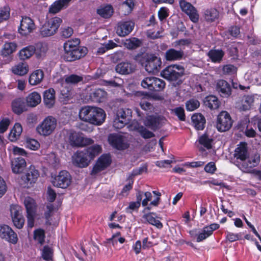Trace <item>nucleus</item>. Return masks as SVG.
I'll list each match as a JSON object with an SVG mask.
<instances>
[{
    "label": "nucleus",
    "instance_id": "obj_17",
    "mask_svg": "<svg viewBox=\"0 0 261 261\" xmlns=\"http://www.w3.org/2000/svg\"><path fill=\"white\" fill-rule=\"evenodd\" d=\"M134 28V23L132 21H121L117 25L116 33L120 37H124L128 35L132 31Z\"/></svg>",
    "mask_w": 261,
    "mask_h": 261
},
{
    "label": "nucleus",
    "instance_id": "obj_60",
    "mask_svg": "<svg viewBox=\"0 0 261 261\" xmlns=\"http://www.w3.org/2000/svg\"><path fill=\"white\" fill-rule=\"evenodd\" d=\"M53 254V249L48 246H45L42 251V257L43 258L46 260H50L51 259Z\"/></svg>",
    "mask_w": 261,
    "mask_h": 261
},
{
    "label": "nucleus",
    "instance_id": "obj_18",
    "mask_svg": "<svg viewBox=\"0 0 261 261\" xmlns=\"http://www.w3.org/2000/svg\"><path fill=\"white\" fill-rule=\"evenodd\" d=\"M136 66L130 62H124L118 64L115 67L117 72L121 74H128L134 72Z\"/></svg>",
    "mask_w": 261,
    "mask_h": 261
},
{
    "label": "nucleus",
    "instance_id": "obj_13",
    "mask_svg": "<svg viewBox=\"0 0 261 261\" xmlns=\"http://www.w3.org/2000/svg\"><path fill=\"white\" fill-rule=\"evenodd\" d=\"M180 8L182 11L189 16L190 20L193 22H197L199 20V14L195 8L190 3L185 0L179 2Z\"/></svg>",
    "mask_w": 261,
    "mask_h": 261
},
{
    "label": "nucleus",
    "instance_id": "obj_27",
    "mask_svg": "<svg viewBox=\"0 0 261 261\" xmlns=\"http://www.w3.org/2000/svg\"><path fill=\"white\" fill-rule=\"evenodd\" d=\"M129 130H136L140 133L142 137L145 139H148L153 137V134L147 130L142 126H140L137 122H133L130 125L128 126Z\"/></svg>",
    "mask_w": 261,
    "mask_h": 261
},
{
    "label": "nucleus",
    "instance_id": "obj_64",
    "mask_svg": "<svg viewBox=\"0 0 261 261\" xmlns=\"http://www.w3.org/2000/svg\"><path fill=\"white\" fill-rule=\"evenodd\" d=\"M10 212L12 218L22 216L21 208L18 205H12L10 207Z\"/></svg>",
    "mask_w": 261,
    "mask_h": 261
},
{
    "label": "nucleus",
    "instance_id": "obj_50",
    "mask_svg": "<svg viewBox=\"0 0 261 261\" xmlns=\"http://www.w3.org/2000/svg\"><path fill=\"white\" fill-rule=\"evenodd\" d=\"M219 16V12L215 9L207 10L204 13L205 19L208 21L215 20Z\"/></svg>",
    "mask_w": 261,
    "mask_h": 261
},
{
    "label": "nucleus",
    "instance_id": "obj_51",
    "mask_svg": "<svg viewBox=\"0 0 261 261\" xmlns=\"http://www.w3.org/2000/svg\"><path fill=\"white\" fill-rule=\"evenodd\" d=\"M12 109L16 114L21 113L24 110V105L21 99H17L12 102Z\"/></svg>",
    "mask_w": 261,
    "mask_h": 261
},
{
    "label": "nucleus",
    "instance_id": "obj_22",
    "mask_svg": "<svg viewBox=\"0 0 261 261\" xmlns=\"http://www.w3.org/2000/svg\"><path fill=\"white\" fill-rule=\"evenodd\" d=\"M39 176V173L34 166H31L25 175L26 184L29 187L32 184L35 183Z\"/></svg>",
    "mask_w": 261,
    "mask_h": 261
},
{
    "label": "nucleus",
    "instance_id": "obj_16",
    "mask_svg": "<svg viewBox=\"0 0 261 261\" xmlns=\"http://www.w3.org/2000/svg\"><path fill=\"white\" fill-rule=\"evenodd\" d=\"M110 144L114 147L123 150L128 147V144L125 142V138L119 134H111L108 138Z\"/></svg>",
    "mask_w": 261,
    "mask_h": 261
},
{
    "label": "nucleus",
    "instance_id": "obj_11",
    "mask_svg": "<svg viewBox=\"0 0 261 261\" xmlns=\"http://www.w3.org/2000/svg\"><path fill=\"white\" fill-rule=\"evenodd\" d=\"M36 29L34 20L29 17L23 16L18 28V33L23 36H27Z\"/></svg>",
    "mask_w": 261,
    "mask_h": 261
},
{
    "label": "nucleus",
    "instance_id": "obj_62",
    "mask_svg": "<svg viewBox=\"0 0 261 261\" xmlns=\"http://www.w3.org/2000/svg\"><path fill=\"white\" fill-rule=\"evenodd\" d=\"M190 44V41L188 39H181L174 42L172 43V46L176 47L179 48V50H182L184 49L186 46H188Z\"/></svg>",
    "mask_w": 261,
    "mask_h": 261
},
{
    "label": "nucleus",
    "instance_id": "obj_40",
    "mask_svg": "<svg viewBox=\"0 0 261 261\" xmlns=\"http://www.w3.org/2000/svg\"><path fill=\"white\" fill-rule=\"evenodd\" d=\"M114 12L113 8L111 5L102 6L97 9V13L101 17L108 18L110 17Z\"/></svg>",
    "mask_w": 261,
    "mask_h": 261
},
{
    "label": "nucleus",
    "instance_id": "obj_32",
    "mask_svg": "<svg viewBox=\"0 0 261 261\" xmlns=\"http://www.w3.org/2000/svg\"><path fill=\"white\" fill-rule=\"evenodd\" d=\"M11 70L14 74L23 76L29 72V68L26 63L20 62L13 66Z\"/></svg>",
    "mask_w": 261,
    "mask_h": 261
},
{
    "label": "nucleus",
    "instance_id": "obj_9",
    "mask_svg": "<svg viewBox=\"0 0 261 261\" xmlns=\"http://www.w3.org/2000/svg\"><path fill=\"white\" fill-rule=\"evenodd\" d=\"M51 182L55 187L65 189L71 184V176L68 172L62 170L58 175L53 177Z\"/></svg>",
    "mask_w": 261,
    "mask_h": 261
},
{
    "label": "nucleus",
    "instance_id": "obj_28",
    "mask_svg": "<svg viewBox=\"0 0 261 261\" xmlns=\"http://www.w3.org/2000/svg\"><path fill=\"white\" fill-rule=\"evenodd\" d=\"M163 121H164V118L162 117L147 116L143 120V123L146 126L152 129H155Z\"/></svg>",
    "mask_w": 261,
    "mask_h": 261
},
{
    "label": "nucleus",
    "instance_id": "obj_30",
    "mask_svg": "<svg viewBox=\"0 0 261 261\" xmlns=\"http://www.w3.org/2000/svg\"><path fill=\"white\" fill-rule=\"evenodd\" d=\"M41 100L40 95L37 92H33L29 94L26 97L27 106L31 107H35L38 105Z\"/></svg>",
    "mask_w": 261,
    "mask_h": 261
},
{
    "label": "nucleus",
    "instance_id": "obj_41",
    "mask_svg": "<svg viewBox=\"0 0 261 261\" xmlns=\"http://www.w3.org/2000/svg\"><path fill=\"white\" fill-rule=\"evenodd\" d=\"M204 103L205 106L211 109H217L220 106V102L217 97L214 95L208 96L205 97Z\"/></svg>",
    "mask_w": 261,
    "mask_h": 261
},
{
    "label": "nucleus",
    "instance_id": "obj_37",
    "mask_svg": "<svg viewBox=\"0 0 261 261\" xmlns=\"http://www.w3.org/2000/svg\"><path fill=\"white\" fill-rule=\"evenodd\" d=\"M91 161L101 151V147L97 144L93 145L83 150Z\"/></svg>",
    "mask_w": 261,
    "mask_h": 261
},
{
    "label": "nucleus",
    "instance_id": "obj_5",
    "mask_svg": "<svg viewBox=\"0 0 261 261\" xmlns=\"http://www.w3.org/2000/svg\"><path fill=\"white\" fill-rule=\"evenodd\" d=\"M57 125V119L53 116H48L37 126L36 130L40 136L47 137L54 132Z\"/></svg>",
    "mask_w": 261,
    "mask_h": 261
},
{
    "label": "nucleus",
    "instance_id": "obj_44",
    "mask_svg": "<svg viewBox=\"0 0 261 261\" xmlns=\"http://www.w3.org/2000/svg\"><path fill=\"white\" fill-rule=\"evenodd\" d=\"M35 54L37 58L43 57L47 51V45L45 43L38 42L36 44Z\"/></svg>",
    "mask_w": 261,
    "mask_h": 261
},
{
    "label": "nucleus",
    "instance_id": "obj_38",
    "mask_svg": "<svg viewBox=\"0 0 261 261\" xmlns=\"http://www.w3.org/2000/svg\"><path fill=\"white\" fill-rule=\"evenodd\" d=\"M34 46L29 45L21 49L18 53L19 57L21 60H24L30 58L35 54Z\"/></svg>",
    "mask_w": 261,
    "mask_h": 261
},
{
    "label": "nucleus",
    "instance_id": "obj_61",
    "mask_svg": "<svg viewBox=\"0 0 261 261\" xmlns=\"http://www.w3.org/2000/svg\"><path fill=\"white\" fill-rule=\"evenodd\" d=\"M45 233L44 229H35L34 232V238L40 244H42L44 243Z\"/></svg>",
    "mask_w": 261,
    "mask_h": 261
},
{
    "label": "nucleus",
    "instance_id": "obj_53",
    "mask_svg": "<svg viewBox=\"0 0 261 261\" xmlns=\"http://www.w3.org/2000/svg\"><path fill=\"white\" fill-rule=\"evenodd\" d=\"M131 114V110L129 109H120L118 110L116 116L122 119H124L127 122Z\"/></svg>",
    "mask_w": 261,
    "mask_h": 261
},
{
    "label": "nucleus",
    "instance_id": "obj_46",
    "mask_svg": "<svg viewBox=\"0 0 261 261\" xmlns=\"http://www.w3.org/2000/svg\"><path fill=\"white\" fill-rule=\"evenodd\" d=\"M24 204L27 213H35L36 204L34 199L30 197H27L24 199Z\"/></svg>",
    "mask_w": 261,
    "mask_h": 261
},
{
    "label": "nucleus",
    "instance_id": "obj_3",
    "mask_svg": "<svg viewBox=\"0 0 261 261\" xmlns=\"http://www.w3.org/2000/svg\"><path fill=\"white\" fill-rule=\"evenodd\" d=\"M80 39L75 38L68 40L64 44V59L71 62L80 59L86 55L87 48L85 47L79 46Z\"/></svg>",
    "mask_w": 261,
    "mask_h": 261
},
{
    "label": "nucleus",
    "instance_id": "obj_29",
    "mask_svg": "<svg viewBox=\"0 0 261 261\" xmlns=\"http://www.w3.org/2000/svg\"><path fill=\"white\" fill-rule=\"evenodd\" d=\"M0 237L13 244H15L18 240L17 234L13 229H0Z\"/></svg>",
    "mask_w": 261,
    "mask_h": 261
},
{
    "label": "nucleus",
    "instance_id": "obj_12",
    "mask_svg": "<svg viewBox=\"0 0 261 261\" xmlns=\"http://www.w3.org/2000/svg\"><path fill=\"white\" fill-rule=\"evenodd\" d=\"M45 218L46 224L51 227H58L59 220V215L57 210L53 204H48L46 206V211L45 212Z\"/></svg>",
    "mask_w": 261,
    "mask_h": 261
},
{
    "label": "nucleus",
    "instance_id": "obj_45",
    "mask_svg": "<svg viewBox=\"0 0 261 261\" xmlns=\"http://www.w3.org/2000/svg\"><path fill=\"white\" fill-rule=\"evenodd\" d=\"M141 44V41L135 37L126 39L123 43L124 46L129 49H135L139 47Z\"/></svg>",
    "mask_w": 261,
    "mask_h": 261
},
{
    "label": "nucleus",
    "instance_id": "obj_55",
    "mask_svg": "<svg viewBox=\"0 0 261 261\" xmlns=\"http://www.w3.org/2000/svg\"><path fill=\"white\" fill-rule=\"evenodd\" d=\"M144 220H146L149 223L156 226L158 228L162 227V224L160 221L156 219L152 216V214H145L143 216Z\"/></svg>",
    "mask_w": 261,
    "mask_h": 261
},
{
    "label": "nucleus",
    "instance_id": "obj_4",
    "mask_svg": "<svg viewBox=\"0 0 261 261\" xmlns=\"http://www.w3.org/2000/svg\"><path fill=\"white\" fill-rule=\"evenodd\" d=\"M185 69L181 66L173 64L167 67L161 72V75L164 79L176 82L177 84H180L182 81L181 77L184 74Z\"/></svg>",
    "mask_w": 261,
    "mask_h": 261
},
{
    "label": "nucleus",
    "instance_id": "obj_56",
    "mask_svg": "<svg viewBox=\"0 0 261 261\" xmlns=\"http://www.w3.org/2000/svg\"><path fill=\"white\" fill-rule=\"evenodd\" d=\"M10 15V9L8 6L0 8V22L8 20Z\"/></svg>",
    "mask_w": 261,
    "mask_h": 261
},
{
    "label": "nucleus",
    "instance_id": "obj_2",
    "mask_svg": "<svg viewBox=\"0 0 261 261\" xmlns=\"http://www.w3.org/2000/svg\"><path fill=\"white\" fill-rule=\"evenodd\" d=\"M79 115L81 120L95 125H101L105 121L106 116L102 109L91 106L82 108Z\"/></svg>",
    "mask_w": 261,
    "mask_h": 261
},
{
    "label": "nucleus",
    "instance_id": "obj_23",
    "mask_svg": "<svg viewBox=\"0 0 261 261\" xmlns=\"http://www.w3.org/2000/svg\"><path fill=\"white\" fill-rule=\"evenodd\" d=\"M27 166L25 160L22 158H16L12 162V169L14 173H20Z\"/></svg>",
    "mask_w": 261,
    "mask_h": 261
},
{
    "label": "nucleus",
    "instance_id": "obj_21",
    "mask_svg": "<svg viewBox=\"0 0 261 261\" xmlns=\"http://www.w3.org/2000/svg\"><path fill=\"white\" fill-rule=\"evenodd\" d=\"M43 101L48 108L54 106L55 103V91L54 89L49 88L44 92Z\"/></svg>",
    "mask_w": 261,
    "mask_h": 261
},
{
    "label": "nucleus",
    "instance_id": "obj_39",
    "mask_svg": "<svg viewBox=\"0 0 261 261\" xmlns=\"http://www.w3.org/2000/svg\"><path fill=\"white\" fill-rule=\"evenodd\" d=\"M107 97V93L103 90L96 89L90 94V97L93 101L100 102L103 101Z\"/></svg>",
    "mask_w": 261,
    "mask_h": 261
},
{
    "label": "nucleus",
    "instance_id": "obj_7",
    "mask_svg": "<svg viewBox=\"0 0 261 261\" xmlns=\"http://www.w3.org/2000/svg\"><path fill=\"white\" fill-rule=\"evenodd\" d=\"M67 138L72 146L83 147L93 143L94 141L89 138L84 137L83 134L70 130L67 133Z\"/></svg>",
    "mask_w": 261,
    "mask_h": 261
},
{
    "label": "nucleus",
    "instance_id": "obj_19",
    "mask_svg": "<svg viewBox=\"0 0 261 261\" xmlns=\"http://www.w3.org/2000/svg\"><path fill=\"white\" fill-rule=\"evenodd\" d=\"M214 229H191L189 233L197 242H201L211 236Z\"/></svg>",
    "mask_w": 261,
    "mask_h": 261
},
{
    "label": "nucleus",
    "instance_id": "obj_20",
    "mask_svg": "<svg viewBox=\"0 0 261 261\" xmlns=\"http://www.w3.org/2000/svg\"><path fill=\"white\" fill-rule=\"evenodd\" d=\"M216 89L222 97H228L231 94L230 86L224 80H220L217 82Z\"/></svg>",
    "mask_w": 261,
    "mask_h": 261
},
{
    "label": "nucleus",
    "instance_id": "obj_63",
    "mask_svg": "<svg viewBox=\"0 0 261 261\" xmlns=\"http://www.w3.org/2000/svg\"><path fill=\"white\" fill-rule=\"evenodd\" d=\"M153 82V78L152 76L146 77L142 81L141 86L143 88L147 89L151 91Z\"/></svg>",
    "mask_w": 261,
    "mask_h": 261
},
{
    "label": "nucleus",
    "instance_id": "obj_49",
    "mask_svg": "<svg viewBox=\"0 0 261 261\" xmlns=\"http://www.w3.org/2000/svg\"><path fill=\"white\" fill-rule=\"evenodd\" d=\"M65 83L68 85L76 84L83 80V77L76 74L65 75L64 77Z\"/></svg>",
    "mask_w": 261,
    "mask_h": 261
},
{
    "label": "nucleus",
    "instance_id": "obj_47",
    "mask_svg": "<svg viewBox=\"0 0 261 261\" xmlns=\"http://www.w3.org/2000/svg\"><path fill=\"white\" fill-rule=\"evenodd\" d=\"M135 4L133 0H126L120 5V9L124 15L129 14L134 9Z\"/></svg>",
    "mask_w": 261,
    "mask_h": 261
},
{
    "label": "nucleus",
    "instance_id": "obj_25",
    "mask_svg": "<svg viewBox=\"0 0 261 261\" xmlns=\"http://www.w3.org/2000/svg\"><path fill=\"white\" fill-rule=\"evenodd\" d=\"M138 96L140 99V106L143 110L147 111L151 110L152 109L153 107L149 102L151 100L149 94L146 93H138Z\"/></svg>",
    "mask_w": 261,
    "mask_h": 261
},
{
    "label": "nucleus",
    "instance_id": "obj_10",
    "mask_svg": "<svg viewBox=\"0 0 261 261\" xmlns=\"http://www.w3.org/2000/svg\"><path fill=\"white\" fill-rule=\"evenodd\" d=\"M232 124V121L229 113L226 111L221 112L217 117L216 127L220 132L229 130Z\"/></svg>",
    "mask_w": 261,
    "mask_h": 261
},
{
    "label": "nucleus",
    "instance_id": "obj_15",
    "mask_svg": "<svg viewBox=\"0 0 261 261\" xmlns=\"http://www.w3.org/2000/svg\"><path fill=\"white\" fill-rule=\"evenodd\" d=\"M111 162L109 154H103L97 160L96 163L91 171L92 175H95L99 172L104 170L110 164Z\"/></svg>",
    "mask_w": 261,
    "mask_h": 261
},
{
    "label": "nucleus",
    "instance_id": "obj_6",
    "mask_svg": "<svg viewBox=\"0 0 261 261\" xmlns=\"http://www.w3.org/2000/svg\"><path fill=\"white\" fill-rule=\"evenodd\" d=\"M62 19L54 17L48 19L40 29V34L43 37H48L56 34L58 30Z\"/></svg>",
    "mask_w": 261,
    "mask_h": 261
},
{
    "label": "nucleus",
    "instance_id": "obj_26",
    "mask_svg": "<svg viewBox=\"0 0 261 261\" xmlns=\"http://www.w3.org/2000/svg\"><path fill=\"white\" fill-rule=\"evenodd\" d=\"M17 47V44L16 42L6 41L2 47L1 55L3 57H8L16 51Z\"/></svg>",
    "mask_w": 261,
    "mask_h": 261
},
{
    "label": "nucleus",
    "instance_id": "obj_34",
    "mask_svg": "<svg viewBox=\"0 0 261 261\" xmlns=\"http://www.w3.org/2000/svg\"><path fill=\"white\" fill-rule=\"evenodd\" d=\"M71 0H59L54 2L49 7V12L52 14L58 13L65 7H67Z\"/></svg>",
    "mask_w": 261,
    "mask_h": 261
},
{
    "label": "nucleus",
    "instance_id": "obj_52",
    "mask_svg": "<svg viewBox=\"0 0 261 261\" xmlns=\"http://www.w3.org/2000/svg\"><path fill=\"white\" fill-rule=\"evenodd\" d=\"M8 150L14 155L27 156V152L23 149L16 146L10 145Z\"/></svg>",
    "mask_w": 261,
    "mask_h": 261
},
{
    "label": "nucleus",
    "instance_id": "obj_14",
    "mask_svg": "<svg viewBox=\"0 0 261 261\" xmlns=\"http://www.w3.org/2000/svg\"><path fill=\"white\" fill-rule=\"evenodd\" d=\"M72 163L80 168L87 167L91 161L84 150L77 151L72 157Z\"/></svg>",
    "mask_w": 261,
    "mask_h": 261
},
{
    "label": "nucleus",
    "instance_id": "obj_1",
    "mask_svg": "<svg viewBox=\"0 0 261 261\" xmlns=\"http://www.w3.org/2000/svg\"><path fill=\"white\" fill-rule=\"evenodd\" d=\"M234 157L237 161L238 167L244 172H250L252 169L256 166L260 162L259 154H254L249 156L247 144L241 142L237 145L234 150Z\"/></svg>",
    "mask_w": 261,
    "mask_h": 261
},
{
    "label": "nucleus",
    "instance_id": "obj_35",
    "mask_svg": "<svg viewBox=\"0 0 261 261\" xmlns=\"http://www.w3.org/2000/svg\"><path fill=\"white\" fill-rule=\"evenodd\" d=\"M184 55L182 50H176L171 48L165 53V58L167 61H175L180 60Z\"/></svg>",
    "mask_w": 261,
    "mask_h": 261
},
{
    "label": "nucleus",
    "instance_id": "obj_36",
    "mask_svg": "<svg viewBox=\"0 0 261 261\" xmlns=\"http://www.w3.org/2000/svg\"><path fill=\"white\" fill-rule=\"evenodd\" d=\"M22 132V126L19 123H15L9 134V139L12 142L18 139Z\"/></svg>",
    "mask_w": 261,
    "mask_h": 261
},
{
    "label": "nucleus",
    "instance_id": "obj_59",
    "mask_svg": "<svg viewBox=\"0 0 261 261\" xmlns=\"http://www.w3.org/2000/svg\"><path fill=\"white\" fill-rule=\"evenodd\" d=\"M200 106L198 100L195 99H191L186 103V109L188 111H193L197 109Z\"/></svg>",
    "mask_w": 261,
    "mask_h": 261
},
{
    "label": "nucleus",
    "instance_id": "obj_43",
    "mask_svg": "<svg viewBox=\"0 0 261 261\" xmlns=\"http://www.w3.org/2000/svg\"><path fill=\"white\" fill-rule=\"evenodd\" d=\"M143 192L139 191L136 194L137 201L130 202L129 206L126 208V211L132 213L133 211L138 209L141 205V202L142 199Z\"/></svg>",
    "mask_w": 261,
    "mask_h": 261
},
{
    "label": "nucleus",
    "instance_id": "obj_31",
    "mask_svg": "<svg viewBox=\"0 0 261 261\" xmlns=\"http://www.w3.org/2000/svg\"><path fill=\"white\" fill-rule=\"evenodd\" d=\"M43 77V72L40 69L36 70L30 74L29 79V83L32 86L37 85L42 82Z\"/></svg>",
    "mask_w": 261,
    "mask_h": 261
},
{
    "label": "nucleus",
    "instance_id": "obj_8",
    "mask_svg": "<svg viewBox=\"0 0 261 261\" xmlns=\"http://www.w3.org/2000/svg\"><path fill=\"white\" fill-rule=\"evenodd\" d=\"M144 61L142 63L145 69L149 73H155L159 71L162 61L160 58L154 55H146L143 57Z\"/></svg>",
    "mask_w": 261,
    "mask_h": 261
},
{
    "label": "nucleus",
    "instance_id": "obj_24",
    "mask_svg": "<svg viewBox=\"0 0 261 261\" xmlns=\"http://www.w3.org/2000/svg\"><path fill=\"white\" fill-rule=\"evenodd\" d=\"M213 139L212 137L206 134H204L199 137L198 142L201 146L199 147V150L203 152L204 148L210 149L212 147Z\"/></svg>",
    "mask_w": 261,
    "mask_h": 261
},
{
    "label": "nucleus",
    "instance_id": "obj_57",
    "mask_svg": "<svg viewBox=\"0 0 261 261\" xmlns=\"http://www.w3.org/2000/svg\"><path fill=\"white\" fill-rule=\"evenodd\" d=\"M25 146L31 150H37L40 147V143L35 139L29 138L26 140Z\"/></svg>",
    "mask_w": 261,
    "mask_h": 261
},
{
    "label": "nucleus",
    "instance_id": "obj_58",
    "mask_svg": "<svg viewBox=\"0 0 261 261\" xmlns=\"http://www.w3.org/2000/svg\"><path fill=\"white\" fill-rule=\"evenodd\" d=\"M254 102V98L252 96H245L243 100V105L241 109L243 111L249 109Z\"/></svg>",
    "mask_w": 261,
    "mask_h": 261
},
{
    "label": "nucleus",
    "instance_id": "obj_42",
    "mask_svg": "<svg viewBox=\"0 0 261 261\" xmlns=\"http://www.w3.org/2000/svg\"><path fill=\"white\" fill-rule=\"evenodd\" d=\"M224 53L220 49H212L208 53V56L214 63H219L222 59Z\"/></svg>",
    "mask_w": 261,
    "mask_h": 261
},
{
    "label": "nucleus",
    "instance_id": "obj_54",
    "mask_svg": "<svg viewBox=\"0 0 261 261\" xmlns=\"http://www.w3.org/2000/svg\"><path fill=\"white\" fill-rule=\"evenodd\" d=\"M153 82H152V88L151 91H161L163 90L165 86V83L162 80L153 77Z\"/></svg>",
    "mask_w": 261,
    "mask_h": 261
},
{
    "label": "nucleus",
    "instance_id": "obj_48",
    "mask_svg": "<svg viewBox=\"0 0 261 261\" xmlns=\"http://www.w3.org/2000/svg\"><path fill=\"white\" fill-rule=\"evenodd\" d=\"M143 198V199H142V205L143 206L145 207V208L143 211L144 213L146 212V211H149L151 209V206L152 205L148 204V202L151 201L152 199V194L149 192H146L143 193V195H142V198Z\"/></svg>",
    "mask_w": 261,
    "mask_h": 261
},
{
    "label": "nucleus",
    "instance_id": "obj_33",
    "mask_svg": "<svg viewBox=\"0 0 261 261\" xmlns=\"http://www.w3.org/2000/svg\"><path fill=\"white\" fill-rule=\"evenodd\" d=\"M192 121L195 128L198 130H202L205 124V119L203 115L196 113L192 116Z\"/></svg>",
    "mask_w": 261,
    "mask_h": 261
}]
</instances>
